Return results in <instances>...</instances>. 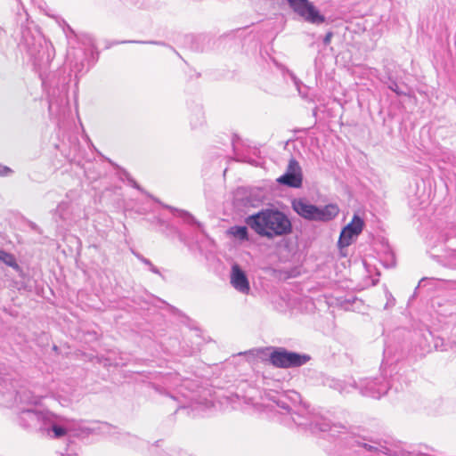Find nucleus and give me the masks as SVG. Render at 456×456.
I'll use <instances>...</instances> for the list:
<instances>
[{
  "mask_svg": "<svg viewBox=\"0 0 456 456\" xmlns=\"http://www.w3.org/2000/svg\"><path fill=\"white\" fill-rule=\"evenodd\" d=\"M292 208L305 220L324 223L333 220L339 213V208L337 204L330 203L323 207H318L304 199L294 200Z\"/></svg>",
  "mask_w": 456,
  "mask_h": 456,
  "instance_id": "nucleus-3",
  "label": "nucleus"
},
{
  "mask_svg": "<svg viewBox=\"0 0 456 456\" xmlns=\"http://www.w3.org/2000/svg\"><path fill=\"white\" fill-rule=\"evenodd\" d=\"M330 37H331V34H328L326 37H325V39H324V43H329L330 42Z\"/></svg>",
  "mask_w": 456,
  "mask_h": 456,
  "instance_id": "nucleus-26",
  "label": "nucleus"
},
{
  "mask_svg": "<svg viewBox=\"0 0 456 456\" xmlns=\"http://www.w3.org/2000/svg\"><path fill=\"white\" fill-rule=\"evenodd\" d=\"M370 444L368 443H360L357 442L360 445H362L367 451L371 452H385L387 447L380 443L370 441Z\"/></svg>",
  "mask_w": 456,
  "mask_h": 456,
  "instance_id": "nucleus-15",
  "label": "nucleus"
},
{
  "mask_svg": "<svg viewBox=\"0 0 456 456\" xmlns=\"http://www.w3.org/2000/svg\"><path fill=\"white\" fill-rule=\"evenodd\" d=\"M129 183H130V184H131L134 188H135V189H137V190H139V191H142V189L140 187V185H139V184H138L134 180H133V179H129Z\"/></svg>",
  "mask_w": 456,
  "mask_h": 456,
  "instance_id": "nucleus-21",
  "label": "nucleus"
},
{
  "mask_svg": "<svg viewBox=\"0 0 456 456\" xmlns=\"http://www.w3.org/2000/svg\"><path fill=\"white\" fill-rule=\"evenodd\" d=\"M277 182L293 188H299L302 185V170L296 159H291L289 161L286 173L280 176Z\"/></svg>",
  "mask_w": 456,
  "mask_h": 456,
  "instance_id": "nucleus-8",
  "label": "nucleus"
},
{
  "mask_svg": "<svg viewBox=\"0 0 456 456\" xmlns=\"http://www.w3.org/2000/svg\"><path fill=\"white\" fill-rule=\"evenodd\" d=\"M0 261L4 262L6 265L18 269L19 265L16 262L14 256L4 250L0 249Z\"/></svg>",
  "mask_w": 456,
  "mask_h": 456,
  "instance_id": "nucleus-14",
  "label": "nucleus"
},
{
  "mask_svg": "<svg viewBox=\"0 0 456 456\" xmlns=\"http://www.w3.org/2000/svg\"><path fill=\"white\" fill-rule=\"evenodd\" d=\"M181 379L177 373H170L165 377L164 385L167 387H175L178 386V382Z\"/></svg>",
  "mask_w": 456,
  "mask_h": 456,
  "instance_id": "nucleus-16",
  "label": "nucleus"
},
{
  "mask_svg": "<svg viewBox=\"0 0 456 456\" xmlns=\"http://www.w3.org/2000/svg\"><path fill=\"white\" fill-rule=\"evenodd\" d=\"M12 173V170L0 164V176H8Z\"/></svg>",
  "mask_w": 456,
  "mask_h": 456,
  "instance_id": "nucleus-19",
  "label": "nucleus"
},
{
  "mask_svg": "<svg viewBox=\"0 0 456 456\" xmlns=\"http://www.w3.org/2000/svg\"><path fill=\"white\" fill-rule=\"evenodd\" d=\"M149 267H150V270H151L152 273H156V274H159V269H158L156 266H154L152 264H151Z\"/></svg>",
  "mask_w": 456,
  "mask_h": 456,
  "instance_id": "nucleus-25",
  "label": "nucleus"
},
{
  "mask_svg": "<svg viewBox=\"0 0 456 456\" xmlns=\"http://www.w3.org/2000/svg\"><path fill=\"white\" fill-rule=\"evenodd\" d=\"M287 354V350L279 348L271 354L270 362L276 367L286 368Z\"/></svg>",
  "mask_w": 456,
  "mask_h": 456,
  "instance_id": "nucleus-12",
  "label": "nucleus"
},
{
  "mask_svg": "<svg viewBox=\"0 0 456 456\" xmlns=\"http://www.w3.org/2000/svg\"><path fill=\"white\" fill-rule=\"evenodd\" d=\"M290 77L291 78L293 79L294 83H295V86L297 87V89L299 90V81L297 80V78L293 75V74H290Z\"/></svg>",
  "mask_w": 456,
  "mask_h": 456,
  "instance_id": "nucleus-24",
  "label": "nucleus"
},
{
  "mask_svg": "<svg viewBox=\"0 0 456 456\" xmlns=\"http://www.w3.org/2000/svg\"><path fill=\"white\" fill-rule=\"evenodd\" d=\"M139 259H140L143 264H145V265H148V266H150V265H151V262L149 259H147V258H145V257H143V256H139Z\"/></svg>",
  "mask_w": 456,
  "mask_h": 456,
  "instance_id": "nucleus-22",
  "label": "nucleus"
},
{
  "mask_svg": "<svg viewBox=\"0 0 456 456\" xmlns=\"http://www.w3.org/2000/svg\"><path fill=\"white\" fill-rule=\"evenodd\" d=\"M52 424H45V428H43L42 433L50 436L51 432H53V437L60 438L66 435L67 430L61 426L64 419L52 412Z\"/></svg>",
  "mask_w": 456,
  "mask_h": 456,
  "instance_id": "nucleus-10",
  "label": "nucleus"
},
{
  "mask_svg": "<svg viewBox=\"0 0 456 456\" xmlns=\"http://www.w3.org/2000/svg\"><path fill=\"white\" fill-rule=\"evenodd\" d=\"M292 10L305 21L313 24H322L325 17L308 0H287Z\"/></svg>",
  "mask_w": 456,
  "mask_h": 456,
  "instance_id": "nucleus-5",
  "label": "nucleus"
},
{
  "mask_svg": "<svg viewBox=\"0 0 456 456\" xmlns=\"http://www.w3.org/2000/svg\"><path fill=\"white\" fill-rule=\"evenodd\" d=\"M389 387L384 378L365 379L360 383L361 393L372 398H380L387 394Z\"/></svg>",
  "mask_w": 456,
  "mask_h": 456,
  "instance_id": "nucleus-7",
  "label": "nucleus"
},
{
  "mask_svg": "<svg viewBox=\"0 0 456 456\" xmlns=\"http://www.w3.org/2000/svg\"><path fill=\"white\" fill-rule=\"evenodd\" d=\"M227 233L230 236L234 237L235 239H238L241 241L248 240V228L246 226H232L227 231Z\"/></svg>",
  "mask_w": 456,
  "mask_h": 456,
  "instance_id": "nucleus-13",
  "label": "nucleus"
},
{
  "mask_svg": "<svg viewBox=\"0 0 456 456\" xmlns=\"http://www.w3.org/2000/svg\"><path fill=\"white\" fill-rule=\"evenodd\" d=\"M246 224L261 237L273 239L287 235L292 231V224L289 217L281 211L275 209H264L248 216Z\"/></svg>",
  "mask_w": 456,
  "mask_h": 456,
  "instance_id": "nucleus-1",
  "label": "nucleus"
},
{
  "mask_svg": "<svg viewBox=\"0 0 456 456\" xmlns=\"http://www.w3.org/2000/svg\"><path fill=\"white\" fill-rule=\"evenodd\" d=\"M286 368L298 367L306 363L310 360L307 354H301L294 352H289L287 354Z\"/></svg>",
  "mask_w": 456,
  "mask_h": 456,
  "instance_id": "nucleus-11",
  "label": "nucleus"
},
{
  "mask_svg": "<svg viewBox=\"0 0 456 456\" xmlns=\"http://www.w3.org/2000/svg\"><path fill=\"white\" fill-rule=\"evenodd\" d=\"M37 400L31 402L27 407L22 409L18 416V421L21 428L31 431H39L42 433L45 424H52V411L37 408Z\"/></svg>",
  "mask_w": 456,
  "mask_h": 456,
  "instance_id": "nucleus-4",
  "label": "nucleus"
},
{
  "mask_svg": "<svg viewBox=\"0 0 456 456\" xmlns=\"http://www.w3.org/2000/svg\"><path fill=\"white\" fill-rule=\"evenodd\" d=\"M190 387H191V381H189L188 379L183 380V384L179 386L178 392L180 394H182L184 397H188V398L193 400L192 397H190L188 395H186L183 392V389H188V388H190Z\"/></svg>",
  "mask_w": 456,
  "mask_h": 456,
  "instance_id": "nucleus-18",
  "label": "nucleus"
},
{
  "mask_svg": "<svg viewBox=\"0 0 456 456\" xmlns=\"http://www.w3.org/2000/svg\"><path fill=\"white\" fill-rule=\"evenodd\" d=\"M363 226V220L359 216L354 215L352 221L346 225L340 232L338 241V248L342 249L351 245L354 240L362 232Z\"/></svg>",
  "mask_w": 456,
  "mask_h": 456,
  "instance_id": "nucleus-6",
  "label": "nucleus"
},
{
  "mask_svg": "<svg viewBox=\"0 0 456 456\" xmlns=\"http://www.w3.org/2000/svg\"><path fill=\"white\" fill-rule=\"evenodd\" d=\"M389 87L391 90L395 92L397 94H401V92H399V90H398V86L396 84H394V85L390 86Z\"/></svg>",
  "mask_w": 456,
  "mask_h": 456,
  "instance_id": "nucleus-23",
  "label": "nucleus"
},
{
  "mask_svg": "<svg viewBox=\"0 0 456 456\" xmlns=\"http://www.w3.org/2000/svg\"><path fill=\"white\" fill-rule=\"evenodd\" d=\"M164 208L169 209L171 212L173 213H178V215L182 217H183L185 220L187 221H193L194 222V218L187 212L183 211V210H179V209H176L171 206H167V205H163Z\"/></svg>",
  "mask_w": 456,
  "mask_h": 456,
  "instance_id": "nucleus-17",
  "label": "nucleus"
},
{
  "mask_svg": "<svg viewBox=\"0 0 456 456\" xmlns=\"http://www.w3.org/2000/svg\"><path fill=\"white\" fill-rule=\"evenodd\" d=\"M266 398L272 401L278 408L292 414L293 408L300 402V395L296 391H288L286 393H268ZM292 421L298 426L309 427L313 431H332L337 428L336 425L331 426L326 419H319L310 423H305L300 419V416H291Z\"/></svg>",
  "mask_w": 456,
  "mask_h": 456,
  "instance_id": "nucleus-2",
  "label": "nucleus"
},
{
  "mask_svg": "<svg viewBox=\"0 0 456 456\" xmlns=\"http://www.w3.org/2000/svg\"><path fill=\"white\" fill-rule=\"evenodd\" d=\"M230 283L232 287L242 295H248L250 284L246 273L237 265H232L230 273Z\"/></svg>",
  "mask_w": 456,
  "mask_h": 456,
  "instance_id": "nucleus-9",
  "label": "nucleus"
},
{
  "mask_svg": "<svg viewBox=\"0 0 456 456\" xmlns=\"http://www.w3.org/2000/svg\"><path fill=\"white\" fill-rule=\"evenodd\" d=\"M122 44H126V43H134V44H157L156 42H152V41H122L121 42Z\"/></svg>",
  "mask_w": 456,
  "mask_h": 456,
  "instance_id": "nucleus-20",
  "label": "nucleus"
}]
</instances>
